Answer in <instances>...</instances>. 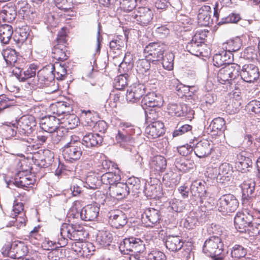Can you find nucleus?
<instances>
[{
	"label": "nucleus",
	"instance_id": "30",
	"mask_svg": "<svg viewBox=\"0 0 260 260\" xmlns=\"http://www.w3.org/2000/svg\"><path fill=\"white\" fill-rule=\"evenodd\" d=\"M99 210L95 205H87L80 212L81 218L85 221H93L97 218Z\"/></svg>",
	"mask_w": 260,
	"mask_h": 260
},
{
	"label": "nucleus",
	"instance_id": "49",
	"mask_svg": "<svg viewBox=\"0 0 260 260\" xmlns=\"http://www.w3.org/2000/svg\"><path fill=\"white\" fill-rule=\"evenodd\" d=\"M1 133L6 139H10L16 134L18 130L17 125L15 124H5L1 127Z\"/></svg>",
	"mask_w": 260,
	"mask_h": 260
},
{
	"label": "nucleus",
	"instance_id": "8",
	"mask_svg": "<svg viewBox=\"0 0 260 260\" xmlns=\"http://www.w3.org/2000/svg\"><path fill=\"white\" fill-rule=\"evenodd\" d=\"M36 124V119L34 116L23 115L17 122L18 131L21 134L29 135L35 130Z\"/></svg>",
	"mask_w": 260,
	"mask_h": 260
},
{
	"label": "nucleus",
	"instance_id": "59",
	"mask_svg": "<svg viewBox=\"0 0 260 260\" xmlns=\"http://www.w3.org/2000/svg\"><path fill=\"white\" fill-rule=\"evenodd\" d=\"M38 69V67L34 63L30 64L29 67L23 71V76L22 77V80H25L27 79L35 77L36 74V71ZM20 75L22 76V71L20 72Z\"/></svg>",
	"mask_w": 260,
	"mask_h": 260
},
{
	"label": "nucleus",
	"instance_id": "2",
	"mask_svg": "<svg viewBox=\"0 0 260 260\" xmlns=\"http://www.w3.org/2000/svg\"><path fill=\"white\" fill-rule=\"evenodd\" d=\"M238 206V200L233 194L230 193L221 196L216 204L218 210L222 214L234 212Z\"/></svg>",
	"mask_w": 260,
	"mask_h": 260
},
{
	"label": "nucleus",
	"instance_id": "10",
	"mask_svg": "<svg viewBox=\"0 0 260 260\" xmlns=\"http://www.w3.org/2000/svg\"><path fill=\"white\" fill-rule=\"evenodd\" d=\"M132 17L137 24L145 26L149 25L152 22L153 13L148 8L139 7L134 12Z\"/></svg>",
	"mask_w": 260,
	"mask_h": 260
},
{
	"label": "nucleus",
	"instance_id": "21",
	"mask_svg": "<svg viewBox=\"0 0 260 260\" xmlns=\"http://www.w3.org/2000/svg\"><path fill=\"white\" fill-rule=\"evenodd\" d=\"M82 154L80 147L68 143L63 148L62 155L64 158L69 161H76L80 159Z\"/></svg>",
	"mask_w": 260,
	"mask_h": 260
},
{
	"label": "nucleus",
	"instance_id": "32",
	"mask_svg": "<svg viewBox=\"0 0 260 260\" xmlns=\"http://www.w3.org/2000/svg\"><path fill=\"white\" fill-rule=\"evenodd\" d=\"M51 55L57 61H64L69 58L70 52L67 50L66 47L53 45L51 50Z\"/></svg>",
	"mask_w": 260,
	"mask_h": 260
},
{
	"label": "nucleus",
	"instance_id": "5",
	"mask_svg": "<svg viewBox=\"0 0 260 260\" xmlns=\"http://www.w3.org/2000/svg\"><path fill=\"white\" fill-rule=\"evenodd\" d=\"M223 247L221 239L217 236H212L205 242L203 251L208 256L218 255L221 252Z\"/></svg>",
	"mask_w": 260,
	"mask_h": 260
},
{
	"label": "nucleus",
	"instance_id": "34",
	"mask_svg": "<svg viewBox=\"0 0 260 260\" xmlns=\"http://www.w3.org/2000/svg\"><path fill=\"white\" fill-rule=\"evenodd\" d=\"M12 252L14 254V258H20L25 256L28 252V249L27 245L23 242L16 241L12 243Z\"/></svg>",
	"mask_w": 260,
	"mask_h": 260
},
{
	"label": "nucleus",
	"instance_id": "55",
	"mask_svg": "<svg viewBox=\"0 0 260 260\" xmlns=\"http://www.w3.org/2000/svg\"><path fill=\"white\" fill-rule=\"evenodd\" d=\"M163 68L169 71L173 70L174 67V56L171 53H166L163 55L161 60Z\"/></svg>",
	"mask_w": 260,
	"mask_h": 260
},
{
	"label": "nucleus",
	"instance_id": "22",
	"mask_svg": "<svg viewBox=\"0 0 260 260\" xmlns=\"http://www.w3.org/2000/svg\"><path fill=\"white\" fill-rule=\"evenodd\" d=\"M80 117L83 126L88 130L92 129L99 118L96 112L89 110H81Z\"/></svg>",
	"mask_w": 260,
	"mask_h": 260
},
{
	"label": "nucleus",
	"instance_id": "6",
	"mask_svg": "<svg viewBox=\"0 0 260 260\" xmlns=\"http://www.w3.org/2000/svg\"><path fill=\"white\" fill-rule=\"evenodd\" d=\"M164 52V46L158 42L150 43L144 49L145 57L152 61L161 60Z\"/></svg>",
	"mask_w": 260,
	"mask_h": 260
},
{
	"label": "nucleus",
	"instance_id": "54",
	"mask_svg": "<svg viewBox=\"0 0 260 260\" xmlns=\"http://www.w3.org/2000/svg\"><path fill=\"white\" fill-rule=\"evenodd\" d=\"M150 63L148 59H139L137 62V72L139 74L143 75L150 70Z\"/></svg>",
	"mask_w": 260,
	"mask_h": 260
},
{
	"label": "nucleus",
	"instance_id": "29",
	"mask_svg": "<svg viewBox=\"0 0 260 260\" xmlns=\"http://www.w3.org/2000/svg\"><path fill=\"white\" fill-rule=\"evenodd\" d=\"M231 169L229 164H222L219 167L218 174L217 176L218 183L225 185L230 182L231 177Z\"/></svg>",
	"mask_w": 260,
	"mask_h": 260
},
{
	"label": "nucleus",
	"instance_id": "51",
	"mask_svg": "<svg viewBox=\"0 0 260 260\" xmlns=\"http://www.w3.org/2000/svg\"><path fill=\"white\" fill-rule=\"evenodd\" d=\"M247 254V249L240 245H235L232 248L231 255L235 260H238L245 257Z\"/></svg>",
	"mask_w": 260,
	"mask_h": 260
},
{
	"label": "nucleus",
	"instance_id": "19",
	"mask_svg": "<svg viewBox=\"0 0 260 260\" xmlns=\"http://www.w3.org/2000/svg\"><path fill=\"white\" fill-rule=\"evenodd\" d=\"M165 133L163 122L155 121L149 124L145 129V134L149 139H156L162 136Z\"/></svg>",
	"mask_w": 260,
	"mask_h": 260
},
{
	"label": "nucleus",
	"instance_id": "3",
	"mask_svg": "<svg viewBox=\"0 0 260 260\" xmlns=\"http://www.w3.org/2000/svg\"><path fill=\"white\" fill-rule=\"evenodd\" d=\"M84 232L83 227L80 224L67 223H62L60 229L61 237H67L75 242L83 240Z\"/></svg>",
	"mask_w": 260,
	"mask_h": 260
},
{
	"label": "nucleus",
	"instance_id": "52",
	"mask_svg": "<svg viewBox=\"0 0 260 260\" xmlns=\"http://www.w3.org/2000/svg\"><path fill=\"white\" fill-rule=\"evenodd\" d=\"M96 241L101 245L106 246L111 243L112 236L111 234L107 232H100L97 235Z\"/></svg>",
	"mask_w": 260,
	"mask_h": 260
},
{
	"label": "nucleus",
	"instance_id": "18",
	"mask_svg": "<svg viewBox=\"0 0 260 260\" xmlns=\"http://www.w3.org/2000/svg\"><path fill=\"white\" fill-rule=\"evenodd\" d=\"M38 83L37 86L38 87L42 88L44 86H47L50 84L54 78L53 71L49 66H46L40 70L37 74Z\"/></svg>",
	"mask_w": 260,
	"mask_h": 260
},
{
	"label": "nucleus",
	"instance_id": "4",
	"mask_svg": "<svg viewBox=\"0 0 260 260\" xmlns=\"http://www.w3.org/2000/svg\"><path fill=\"white\" fill-rule=\"evenodd\" d=\"M241 67L237 63L228 64L220 69L217 74L218 81L221 84H229L232 79L240 75Z\"/></svg>",
	"mask_w": 260,
	"mask_h": 260
},
{
	"label": "nucleus",
	"instance_id": "60",
	"mask_svg": "<svg viewBox=\"0 0 260 260\" xmlns=\"http://www.w3.org/2000/svg\"><path fill=\"white\" fill-rule=\"evenodd\" d=\"M113 84L116 89L122 90L127 85V79L124 75H120L115 79Z\"/></svg>",
	"mask_w": 260,
	"mask_h": 260
},
{
	"label": "nucleus",
	"instance_id": "45",
	"mask_svg": "<svg viewBox=\"0 0 260 260\" xmlns=\"http://www.w3.org/2000/svg\"><path fill=\"white\" fill-rule=\"evenodd\" d=\"M68 39L67 28L63 27L58 31L57 37L54 41V45L67 47Z\"/></svg>",
	"mask_w": 260,
	"mask_h": 260
},
{
	"label": "nucleus",
	"instance_id": "37",
	"mask_svg": "<svg viewBox=\"0 0 260 260\" xmlns=\"http://www.w3.org/2000/svg\"><path fill=\"white\" fill-rule=\"evenodd\" d=\"M183 243L180 237L169 236L167 238L166 246L170 251H177L182 247Z\"/></svg>",
	"mask_w": 260,
	"mask_h": 260
},
{
	"label": "nucleus",
	"instance_id": "62",
	"mask_svg": "<svg viewBox=\"0 0 260 260\" xmlns=\"http://www.w3.org/2000/svg\"><path fill=\"white\" fill-rule=\"evenodd\" d=\"M68 129L62 127L61 125L60 127L57 126L56 130L51 133V137L53 138V141L55 142H57L61 140L65 135L67 133Z\"/></svg>",
	"mask_w": 260,
	"mask_h": 260
},
{
	"label": "nucleus",
	"instance_id": "35",
	"mask_svg": "<svg viewBox=\"0 0 260 260\" xmlns=\"http://www.w3.org/2000/svg\"><path fill=\"white\" fill-rule=\"evenodd\" d=\"M126 36H117L114 39L110 42V51L112 52L115 56H117L122 53V48L125 44Z\"/></svg>",
	"mask_w": 260,
	"mask_h": 260
},
{
	"label": "nucleus",
	"instance_id": "42",
	"mask_svg": "<svg viewBox=\"0 0 260 260\" xmlns=\"http://www.w3.org/2000/svg\"><path fill=\"white\" fill-rule=\"evenodd\" d=\"M242 45L241 39L239 38H236L234 39L230 40L223 44V48L224 49V52H226V53L228 52L232 55V52L239 50Z\"/></svg>",
	"mask_w": 260,
	"mask_h": 260
},
{
	"label": "nucleus",
	"instance_id": "46",
	"mask_svg": "<svg viewBox=\"0 0 260 260\" xmlns=\"http://www.w3.org/2000/svg\"><path fill=\"white\" fill-rule=\"evenodd\" d=\"M210 126L212 132L223 133L226 129V125L225 120L221 117L215 118L211 122Z\"/></svg>",
	"mask_w": 260,
	"mask_h": 260
},
{
	"label": "nucleus",
	"instance_id": "64",
	"mask_svg": "<svg viewBox=\"0 0 260 260\" xmlns=\"http://www.w3.org/2000/svg\"><path fill=\"white\" fill-rule=\"evenodd\" d=\"M147 260H166V257L163 252L155 250L148 253Z\"/></svg>",
	"mask_w": 260,
	"mask_h": 260
},
{
	"label": "nucleus",
	"instance_id": "39",
	"mask_svg": "<svg viewBox=\"0 0 260 260\" xmlns=\"http://www.w3.org/2000/svg\"><path fill=\"white\" fill-rule=\"evenodd\" d=\"M53 71L54 78L58 80H63L67 75V67L65 64H62L58 62H55L54 64L50 66Z\"/></svg>",
	"mask_w": 260,
	"mask_h": 260
},
{
	"label": "nucleus",
	"instance_id": "16",
	"mask_svg": "<svg viewBox=\"0 0 260 260\" xmlns=\"http://www.w3.org/2000/svg\"><path fill=\"white\" fill-rule=\"evenodd\" d=\"M109 222L112 226L118 229L127 223V217L121 210H112L109 212Z\"/></svg>",
	"mask_w": 260,
	"mask_h": 260
},
{
	"label": "nucleus",
	"instance_id": "43",
	"mask_svg": "<svg viewBox=\"0 0 260 260\" xmlns=\"http://www.w3.org/2000/svg\"><path fill=\"white\" fill-rule=\"evenodd\" d=\"M121 179V177L118 174L113 172H107L101 176V181L104 184L109 185L111 187L113 185H116Z\"/></svg>",
	"mask_w": 260,
	"mask_h": 260
},
{
	"label": "nucleus",
	"instance_id": "23",
	"mask_svg": "<svg viewBox=\"0 0 260 260\" xmlns=\"http://www.w3.org/2000/svg\"><path fill=\"white\" fill-rule=\"evenodd\" d=\"M211 142V141L208 139H203L200 140L193 149L196 155L200 158L209 156L213 149Z\"/></svg>",
	"mask_w": 260,
	"mask_h": 260
},
{
	"label": "nucleus",
	"instance_id": "14",
	"mask_svg": "<svg viewBox=\"0 0 260 260\" xmlns=\"http://www.w3.org/2000/svg\"><path fill=\"white\" fill-rule=\"evenodd\" d=\"M160 212L153 208H146L142 214V220L146 227H153L159 222Z\"/></svg>",
	"mask_w": 260,
	"mask_h": 260
},
{
	"label": "nucleus",
	"instance_id": "63",
	"mask_svg": "<svg viewBox=\"0 0 260 260\" xmlns=\"http://www.w3.org/2000/svg\"><path fill=\"white\" fill-rule=\"evenodd\" d=\"M243 57L245 59L252 60L256 58V50L254 46H249L245 49L242 53Z\"/></svg>",
	"mask_w": 260,
	"mask_h": 260
},
{
	"label": "nucleus",
	"instance_id": "44",
	"mask_svg": "<svg viewBox=\"0 0 260 260\" xmlns=\"http://www.w3.org/2000/svg\"><path fill=\"white\" fill-rule=\"evenodd\" d=\"M28 27L27 26L17 28L15 32L13 39L18 44H22L29 36Z\"/></svg>",
	"mask_w": 260,
	"mask_h": 260
},
{
	"label": "nucleus",
	"instance_id": "31",
	"mask_svg": "<svg viewBox=\"0 0 260 260\" xmlns=\"http://www.w3.org/2000/svg\"><path fill=\"white\" fill-rule=\"evenodd\" d=\"M198 35H194L192 40L187 43L186 48L187 50L191 54L199 56H204L202 50V44L201 42H198Z\"/></svg>",
	"mask_w": 260,
	"mask_h": 260
},
{
	"label": "nucleus",
	"instance_id": "27",
	"mask_svg": "<svg viewBox=\"0 0 260 260\" xmlns=\"http://www.w3.org/2000/svg\"><path fill=\"white\" fill-rule=\"evenodd\" d=\"M164 100L160 94H157L155 92H149L142 99V104L146 107L154 108L160 107L162 106Z\"/></svg>",
	"mask_w": 260,
	"mask_h": 260
},
{
	"label": "nucleus",
	"instance_id": "58",
	"mask_svg": "<svg viewBox=\"0 0 260 260\" xmlns=\"http://www.w3.org/2000/svg\"><path fill=\"white\" fill-rule=\"evenodd\" d=\"M56 6L65 12H72L73 3L68 0H55Z\"/></svg>",
	"mask_w": 260,
	"mask_h": 260
},
{
	"label": "nucleus",
	"instance_id": "15",
	"mask_svg": "<svg viewBox=\"0 0 260 260\" xmlns=\"http://www.w3.org/2000/svg\"><path fill=\"white\" fill-rule=\"evenodd\" d=\"M149 166L151 172L155 175H160L166 170L167 159L160 155L154 156L150 159Z\"/></svg>",
	"mask_w": 260,
	"mask_h": 260
},
{
	"label": "nucleus",
	"instance_id": "41",
	"mask_svg": "<svg viewBox=\"0 0 260 260\" xmlns=\"http://www.w3.org/2000/svg\"><path fill=\"white\" fill-rule=\"evenodd\" d=\"M13 33L12 26L9 24L0 25V40L4 44H8Z\"/></svg>",
	"mask_w": 260,
	"mask_h": 260
},
{
	"label": "nucleus",
	"instance_id": "38",
	"mask_svg": "<svg viewBox=\"0 0 260 260\" xmlns=\"http://www.w3.org/2000/svg\"><path fill=\"white\" fill-rule=\"evenodd\" d=\"M211 7L208 5H204L199 10L198 20L201 25L207 26L209 24L211 17Z\"/></svg>",
	"mask_w": 260,
	"mask_h": 260
},
{
	"label": "nucleus",
	"instance_id": "33",
	"mask_svg": "<svg viewBox=\"0 0 260 260\" xmlns=\"http://www.w3.org/2000/svg\"><path fill=\"white\" fill-rule=\"evenodd\" d=\"M102 137L98 134L88 133L82 139V144L87 148H92L100 145L102 142Z\"/></svg>",
	"mask_w": 260,
	"mask_h": 260
},
{
	"label": "nucleus",
	"instance_id": "25",
	"mask_svg": "<svg viewBox=\"0 0 260 260\" xmlns=\"http://www.w3.org/2000/svg\"><path fill=\"white\" fill-rule=\"evenodd\" d=\"M17 12L16 6L11 3H9L3 6L0 11V22H13L16 18Z\"/></svg>",
	"mask_w": 260,
	"mask_h": 260
},
{
	"label": "nucleus",
	"instance_id": "26",
	"mask_svg": "<svg viewBox=\"0 0 260 260\" xmlns=\"http://www.w3.org/2000/svg\"><path fill=\"white\" fill-rule=\"evenodd\" d=\"M40 124L44 131L51 133L56 130L58 125H60L59 118L52 115L45 116L41 119Z\"/></svg>",
	"mask_w": 260,
	"mask_h": 260
},
{
	"label": "nucleus",
	"instance_id": "9",
	"mask_svg": "<svg viewBox=\"0 0 260 260\" xmlns=\"http://www.w3.org/2000/svg\"><path fill=\"white\" fill-rule=\"evenodd\" d=\"M71 249L76 252L78 256L83 257H88L92 255L95 250V246L92 243L83 240L72 243Z\"/></svg>",
	"mask_w": 260,
	"mask_h": 260
},
{
	"label": "nucleus",
	"instance_id": "61",
	"mask_svg": "<svg viewBox=\"0 0 260 260\" xmlns=\"http://www.w3.org/2000/svg\"><path fill=\"white\" fill-rule=\"evenodd\" d=\"M85 184L87 188L95 189L100 186V181L96 176L89 175L86 178Z\"/></svg>",
	"mask_w": 260,
	"mask_h": 260
},
{
	"label": "nucleus",
	"instance_id": "50",
	"mask_svg": "<svg viewBox=\"0 0 260 260\" xmlns=\"http://www.w3.org/2000/svg\"><path fill=\"white\" fill-rule=\"evenodd\" d=\"M228 54L226 52L222 51L221 53L215 54L213 57V64L215 67L219 68L224 64L228 63V59L230 58L228 56Z\"/></svg>",
	"mask_w": 260,
	"mask_h": 260
},
{
	"label": "nucleus",
	"instance_id": "17",
	"mask_svg": "<svg viewBox=\"0 0 260 260\" xmlns=\"http://www.w3.org/2000/svg\"><path fill=\"white\" fill-rule=\"evenodd\" d=\"M242 193V204L245 207L246 205L249 206H252L250 205L251 202L249 201L251 199L252 194H253L255 183L251 179H248L243 181L241 185Z\"/></svg>",
	"mask_w": 260,
	"mask_h": 260
},
{
	"label": "nucleus",
	"instance_id": "1",
	"mask_svg": "<svg viewBox=\"0 0 260 260\" xmlns=\"http://www.w3.org/2000/svg\"><path fill=\"white\" fill-rule=\"evenodd\" d=\"M248 205L243 208L241 212H238L234 218V224L236 229L240 232H244L246 229L250 227L253 219V213L251 209L248 208ZM251 208V206H250Z\"/></svg>",
	"mask_w": 260,
	"mask_h": 260
},
{
	"label": "nucleus",
	"instance_id": "36",
	"mask_svg": "<svg viewBox=\"0 0 260 260\" xmlns=\"http://www.w3.org/2000/svg\"><path fill=\"white\" fill-rule=\"evenodd\" d=\"M51 108L53 113L55 114L58 116V118H60L61 116H63L64 115L69 114L70 111L72 109L69 104L63 102H57L52 104Z\"/></svg>",
	"mask_w": 260,
	"mask_h": 260
},
{
	"label": "nucleus",
	"instance_id": "12",
	"mask_svg": "<svg viewBox=\"0 0 260 260\" xmlns=\"http://www.w3.org/2000/svg\"><path fill=\"white\" fill-rule=\"evenodd\" d=\"M146 88L142 84H133L127 89L126 99L128 102L135 103L139 102L145 94Z\"/></svg>",
	"mask_w": 260,
	"mask_h": 260
},
{
	"label": "nucleus",
	"instance_id": "13",
	"mask_svg": "<svg viewBox=\"0 0 260 260\" xmlns=\"http://www.w3.org/2000/svg\"><path fill=\"white\" fill-rule=\"evenodd\" d=\"M240 76L242 79L248 83L256 81L259 77L258 68L252 64H245L241 68Z\"/></svg>",
	"mask_w": 260,
	"mask_h": 260
},
{
	"label": "nucleus",
	"instance_id": "56",
	"mask_svg": "<svg viewBox=\"0 0 260 260\" xmlns=\"http://www.w3.org/2000/svg\"><path fill=\"white\" fill-rule=\"evenodd\" d=\"M137 5V0H120V8L124 12L132 11Z\"/></svg>",
	"mask_w": 260,
	"mask_h": 260
},
{
	"label": "nucleus",
	"instance_id": "57",
	"mask_svg": "<svg viewBox=\"0 0 260 260\" xmlns=\"http://www.w3.org/2000/svg\"><path fill=\"white\" fill-rule=\"evenodd\" d=\"M245 110L250 114H260V102L256 100L250 101L246 106Z\"/></svg>",
	"mask_w": 260,
	"mask_h": 260
},
{
	"label": "nucleus",
	"instance_id": "48",
	"mask_svg": "<svg viewBox=\"0 0 260 260\" xmlns=\"http://www.w3.org/2000/svg\"><path fill=\"white\" fill-rule=\"evenodd\" d=\"M2 54L8 65H12L17 61V55L15 49L7 48L3 50Z\"/></svg>",
	"mask_w": 260,
	"mask_h": 260
},
{
	"label": "nucleus",
	"instance_id": "24",
	"mask_svg": "<svg viewBox=\"0 0 260 260\" xmlns=\"http://www.w3.org/2000/svg\"><path fill=\"white\" fill-rule=\"evenodd\" d=\"M109 191L111 197L117 200L125 198L129 193L126 184L120 182L109 187Z\"/></svg>",
	"mask_w": 260,
	"mask_h": 260
},
{
	"label": "nucleus",
	"instance_id": "47",
	"mask_svg": "<svg viewBox=\"0 0 260 260\" xmlns=\"http://www.w3.org/2000/svg\"><path fill=\"white\" fill-rule=\"evenodd\" d=\"M190 192L194 197H202L206 193L205 186L201 182L196 180L190 186Z\"/></svg>",
	"mask_w": 260,
	"mask_h": 260
},
{
	"label": "nucleus",
	"instance_id": "53",
	"mask_svg": "<svg viewBox=\"0 0 260 260\" xmlns=\"http://www.w3.org/2000/svg\"><path fill=\"white\" fill-rule=\"evenodd\" d=\"M124 183L126 184L129 193L132 191L134 194L137 193L141 187L140 180L135 177L129 178Z\"/></svg>",
	"mask_w": 260,
	"mask_h": 260
},
{
	"label": "nucleus",
	"instance_id": "28",
	"mask_svg": "<svg viewBox=\"0 0 260 260\" xmlns=\"http://www.w3.org/2000/svg\"><path fill=\"white\" fill-rule=\"evenodd\" d=\"M60 125L66 129L76 128L80 123L79 118L74 114H67L59 118Z\"/></svg>",
	"mask_w": 260,
	"mask_h": 260
},
{
	"label": "nucleus",
	"instance_id": "20",
	"mask_svg": "<svg viewBox=\"0 0 260 260\" xmlns=\"http://www.w3.org/2000/svg\"><path fill=\"white\" fill-rule=\"evenodd\" d=\"M169 115L172 116L183 117L192 114L193 111L186 104H170L167 108Z\"/></svg>",
	"mask_w": 260,
	"mask_h": 260
},
{
	"label": "nucleus",
	"instance_id": "40",
	"mask_svg": "<svg viewBox=\"0 0 260 260\" xmlns=\"http://www.w3.org/2000/svg\"><path fill=\"white\" fill-rule=\"evenodd\" d=\"M252 160L248 157L241 154L238 155V161L236 162L237 170L242 173H246L249 171V168H251Z\"/></svg>",
	"mask_w": 260,
	"mask_h": 260
},
{
	"label": "nucleus",
	"instance_id": "7",
	"mask_svg": "<svg viewBox=\"0 0 260 260\" xmlns=\"http://www.w3.org/2000/svg\"><path fill=\"white\" fill-rule=\"evenodd\" d=\"M144 246L143 242L140 238L130 237L125 238L120 244L119 249L124 254L128 252H140Z\"/></svg>",
	"mask_w": 260,
	"mask_h": 260
},
{
	"label": "nucleus",
	"instance_id": "11",
	"mask_svg": "<svg viewBox=\"0 0 260 260\" xmlns=\"http://www.w3.org/2000/svg\"><path fill=\"white\" fill-rule=\"evenodd\" d=\"M36 181L35 176L26 171H19L14 177V184L23 188H32Z\"/></svg>",
	"mask_w": 260,
	"mask_h": 260
}]
</instances>
